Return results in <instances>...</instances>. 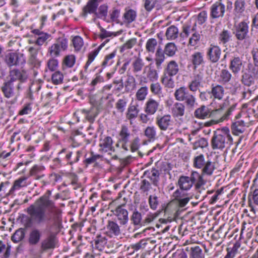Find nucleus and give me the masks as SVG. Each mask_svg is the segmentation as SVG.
<instances>
[{
	"label": "nucleus",
	"instance_id": "obj_51",
	"mask_svg": "<svg viewBox=\"0 0 258 258\" xmlns=\"http://www.w3.org/2000/svg\"><path fill=\"white\" fill-rule=\"evenodd\" d=\"M81 112L85 114L86 118L90 123H93L95 118L98 115V112L95 108L91 107L89 110L83 109Z\"/></svg>",
	"mask_w": 258,
	"mask_h": 258
},
{
	"label": "nucleus",
	"instance_id": "obj_2",
	"mask_svg": "<svg viewBox=\"0 0 258 258\" xmlns=\"http://www.w3.org/2000/svg\"><path fill=\"white\" fill-rule=\"evenodd\" d=\"M202 175L197 171H192L190 176L182 175L179 177L177 185L179 189H176L172 195V201L180 208L185 207L189 202L190 198L184 191L189 190L195 183L196 189L200 188L206 184Z\"/></svg>",
	"mask_w": 258,
	"mask_h": 258
},
{
	"label": "nucleus",
	"instance_id": "obj_49",
	"mask_svg": "<svg viewBox=\"0 0 258 258\" xmlns=\"http://www.w3.org/2000/svg\"><path fill=\"white\" fill-rule=\"evenodd\" d=\"M178 29L174 25L169 27L166 31L165 36L168 40H174L178 36Z\"/></svg>",
	"mask_w": 258,
	"mask_h": 258
},
{
	"label": "nucleus",
	"instance_id": "obj_7",
	"mask_svg": "<svg viewBox=\"0 0 258 258\" xmlns=\"http://www.w3.org/2000/svg\"><path fill=\"white\" fill-rule=\"evenodd\" d=\"M23 55L19 54L15 52H11L7 53L4 57V60L6 65L9 68L17 67L20 64L25 62V60L23 58Z\"/></svg>",
	"mask_w": 258,
	"mask_h": 258
},
{
	"label": "nucleus",
	"instance_id": "obj_55",
	"mask_svg": "<svg viewBox=\"0 0 258 258\" xmlns=\"http://www.w3.org/2000/svg\"><path fill=\"white\" fill-rule=\"evenodd\" d=\"M100 49H101V47H98L97 48H95L93 51H92L89 53V54L88 55V60L86 63L85 67H84L85 70L86 71L87 70L89 66L93 61L95 58L98 55Z\"/></svg>",
	"mask_w": 258,
	"mask_h": 258
},
{
	"label": "nucleus",
	"instance_id": "obj_1",
	"mask_svg": "<svg viewBox=\"0 0 258 258\" xmlns=\"http://www.w3.org/2000/svg\"><path fill=\"white\" fill-rule=\"evenodd\" d=\"M25 211L28 215L22 214L20 219L26 228L34 225H41L51 223L49 229H58L61 224L62 210L49 199L48 196L43 195L39 197Z\"/></svg>",
	"mask_w": 258,
	"mask_h": 258
},
{
	"label": "nucleus",
	"instance_id": "obj_38",
	"mask_svg": "<svg viewBox=\"0 0 258 258\" xmlns=\"http://www.w3.org/2000/svg\"><path fill=\"white\" fill-rule=\"evenodd\" d=\"M210 109L207 106L203 105L197 108L194 111V116L196 118L204 119L209 118Z\"/></svg>",
	"mask_w": 258,
	"mask_h": 258
},
{
	"label": "nucleus",
	"instance_id": "obj_9",
	"mask_svg": "<svg viewBox=\"0 0 258 258\" xmlns=\"http://www.w3.org/2000/svg\"><path fill=\"white\" fill-rule=\"evenodd\" d=\"M131 132L128 127L125 125L121 126L118 135V143L121 144V148L125 151H128V143L131 137Z\"/></svg>",
	"mask_w": 258,
	"mask_h": 258
},
{
	"label": "nucleus",
	"instance_id": "obj_57",
	"mask_svg": "<svg viewBox=\"0 0 258 258\" xmlns=\"http://www.w3.org/2000/svg\"><path fill=\"white\" fill-rule=\"evenodd\" d=\"M25 235V229L23 228H19L17 230L12 236V240L17 243L21 241L24 238Z\"/></svg>",
	"mask_w": 258,
	"mask_h": 258
},
{
	"label": "nucleus",
	"instance_id": "obj_62",
	"mask_svg": "<svg viewBox=\"0 0 258 258\" xmlns=\"http://www.w3.org/2000/svg\"><path fill=\"white\" fill-rule=\"evenodd\" d=\"M148 93V88L147 86H143L138 90L136 93V98L139 101H143L145 99Z\"/></svg>",
	"mask_w": 258,
	"mask_h": 258
},
{
	"label": "nucleus",
	"instance_id": "obj_59",
	"mask_svg": "<svg viewBox=\"0 0 258 258\" xmlns=\"http://www.w3.org/2000/svg\"><path fill=\"white\" fill-rule=\"evenodd\" d=\"M138 43L137 39L133 38L127 40L120 47V51L123 52L131 49L135 46Z\"/></svg>",
	"mask_w": 258,
	"mask_h": 258
},
{
	"label": "nucleus",
	"instance_id": "obj_40",
	"mask_svg": "<svg viewBox=\"0 0 258 258\" xmlns=\"http://www.w3.org/2000/svg\"><path fill=\"white\" fill-rule=\"evenodd\" d=\"M202 168V173L200 175H202L203 178L204 175L211 176L216 169L215 163L208 160Z\"/></svg>",
	"mask_w": 258,
	"mask_h": 258
},
{
	"label": "nucleus",
	"instance_id": "obj_4",
	"mask_svg": "<svg viewBox=\"0 0 258 258\" xmlns=\"http://www.w3.org/2000/svg\"><path fill=\"white\" fill-rule=\"evenodd\" d=\"M174 96L177 101L183 102V104L189 109H194L197 105L196 96L184 86L177 89L174 92Z\"/></svg>",
	"mask_w": 258,
	"mask_h": 258
},
{
	"label": "nucleus",
	"instance_id": "obj_14",
	"mask_svg": "<svg viewBox=\"0 0 258 258\" xmlns=\"http://www.w3.org/2000/svg\"><path fill=\"white\" fill-rule=\"evenodd\" d=\"M8 81L14 83L15 81L24 82L27 78L24 71H20L18 69H14L9 71Z\"/></svg>",
	"mask_w": 258,
	"mask_h": 258
},
{
	"label": "nucleus",
	"instance_id": "obj_11",
	"mask_svg": "<svg viewBox=\"0 0 258 258\" xmlns=\"http://www.w3.org/2000/svg\"><path fill=\"white\" fill-rule=\"evenodd\" d=\"M225 12V6L219 0L213 4L210 8V15L212 19H216L222 18Z\"/></svg>",
	"mask_w": 258,
	"mask_h": 258
},
{
	"label": "nucleus",
	"instance_id": "obj_52",
	"mask_svg": "<svg viewBox=\"0 0 258 258\" xmlns=\"http://www.w3.org/2000/svg\"><path fill=\"white\" fill-rule=\"evenodd\" d=\"M144 64L143 60L141 58L139 57H136L132 63L133 72L134 73L140 72L142 70Z\"/></svg>",
	"mask_w": 258,
	"mask_h": 258
},
{
	"label": "nucleus",
	"instance_id": "obj_42",
	"mask_svg": "<svg viewBox=\"0 0 258 258\" xmlns=\"http://www.w3.org/2000/svg\"><path fill=\"white\" fill-rule=\"evenodd\" d=\"M144 175H146L155 185H157L159 181L160 173L159 171L155 168H152L151 170H147L144 172Z\"/></svg>",
	"mask_w": 258,
	"mask_h": 258
},
{
	"label": "nucleus",
	"instance_id": "obj_35",
	"mask_svg": "<svg viewBox=\"0 0 258 258\" xmlns=\"http://www.w3.org/2000/svg\"><path fill=\"white\" fill-rule=\"evenodd\" d=\"M190 60L195 70L200 66L204 63V55L203 52L196 51L190 56Z\"/></svg>",
	"mask_w": 258,
	"mask_h": 258
},
{
	"label": "nucleus",
	"instance_id": "obj_37",
	"mask_svg": "<svg viewBox=\"0 0 258 258\" xmlns=\"http://www.w3.org/2000/svg\"><path fill=\"white\" fill-rule=\"evenodd\" d=\"M155 53L154 61L156 69L160 70L162 69V64L165 60V54L160 47H158Z\"/></svg>",
	"mask_w": 258,
	"mask_h": 258
},
{
	"label": "nucleus",
	"instance_id": "obj_39",
	"mask_svg": "<svg viewBox=\"0 0 258 258\" xmlns=\"http://www.w3.org/2000/svg\"><path fill=\"white\" fill-rule=\"evenodd\" d=\"M232 74L227 69H222L218 76V82L224 85H228L231 80Z\"/></svg>",
	"mask_w": 258,
	"mask_h": 258
},
{
	"label": "nucleus",
	"instance_id": "obj_25",
	"mask_svg": "<svg viewBox=\"0 0 258 258\" xmlns=\"http://www.w3.org/2000/svg\"><path fill=\"white\" fill-rule=\"evenodd\" d=\"M186 106L181 102L175 103L171 108L172 116L181 120L185 113Z\"/></svg>",
	"mask_w": 258,
	"mask_h": 258
},
{
	"label": "nucleus",
	"instance_id": "obj_33",
	"mask_svg": "<svg viewBox=\"0 0 258 258\" xmlns=\"http://www.w3.org/2000/svg\"><path fill=\"white\" fill-rule=\"evenodd\" d=\"M137 17V13L135 10L126 8L122 16L123 22L125 24H130L136 21Z\"/></svg>",
	"mask_w": 258,
	"mask_h": 258
},
{
	"label": "nucleus",
	"instance_id": "obj_56",
	"mask_svg": "<svg viewBox=\"0 0 258 258\" xmlns=\"http://www.w3.org/2000/svg\"><path fill=\"white\" fill-rule=\"evenodd\" d=\"M206 163V161L203 154H200L195 157L193 160L194 167L198 169H201Z\"/></svg>",
	"mask_w": 258,
	"mask_h": 258
},
{
	"label": "nucleus",
	"instance_id": "obj_36",
	"mask_svg": "<svg viewBox=\"0 0 258 258\" xmlns=\"http://www.w3.org/2000/svg\"><path fill=\"white\" fill-rule=\"evenodd\" d=\"M55 237L53 235L51 234L42 240L41 243V249L43 251L49 249H53L55 247Z\"/></svg>",
	"mask_w": 258,
	"mask_h": 258
},
{
	"label": "nucleus",
	"instance_id": "obj_43",
	"mask_svg": "<svg viewBox=\"0 0 258 258\" xmlns=\"http://www.w3.org/2000/svg\"><path fill=\"white\" fill-rule=\"evenodd\" d=\"M53 44L61 52L67 50L68 48V40L64 35L58 37Z\"/></svg>",
	"mask_w": 258,
	"mask_h": 258
},
{
	"label": "nucleus",
	"instance_id": "obj_44",
	"mask_svg": "<svg viewBox=\"0 0 258 258\" xmlns=\"http://www.w3.org/2000/svg\"><path fill=\"white\" fill-rule=\"evenodd\" d=\"M158 45L157 40L155 38H150L147 40L145 44L146 51L150 54H153L156 51Z\"/></svg>",
	"mask_w": 258,
	"mask_h": 258
},
{
	"label": "nucleus",
	"instance_id": "obj_22",
	"mask_svg": "<svg viewBox=\"0 0 258 258\" xmlns=\"http://www.w3.org/2000/svg\"><path fill=\"white\" fill-rule=\"evenodd\" d=\"M243 67L242 58L239 56L233 57L229 63V68L234 75H237Z\"/></svg>",
	"mask_w": 258,
	"mask_h": 258
},
{
	"label": "nucleus",
	"instance_id": "obj_5",
	"mask_svg": "<svg viewBox=\"0 0 258 258\" xmlns=\"http://www.w3.org/2000/svg\"><path fill=\"white\" fill-rule=\"evenodd\" d=\"M251 120L250 116L246 112H240L235 116L234 122L231 125L232 132L233 135L238 136L243 133L246 126H248Z\"/></svg>",
	"mask_w": 258,
	"mask_h": 258
},
{
	"label": "nucleus",
	"instance_id": "obj_34",
	"mask_svg": "<svg viewBox=\"0 0 258 258\" xmlns=\"http://www.w3.org/2000/svg\"><path fill=\"white\" fill-rule=\"evenodd\" d=\"M44 166L41 165L33 166L29 171V175L34 177L36 180H39L44 177Z\"/></svg>",
	"mask_w": 258,
	"mask_h": 258
},
{
	"label": "nucleus",
	"instance_id": "obj_48",
	"mask_svg": "<svg viewBox=\"0 0 258 258\" xmlns=\"http://www.w3.org/2000/svg\"><path fill=\"white\" fill-rule=\"evenodd\" d=\"M255 78L247 72H243L241 77V82L244 86L249 87L254 84Z\"/></svg>",
	"mask_w": 258,
	"mask_h": 258
},
{
	"label": "nucleus",
	"instance_id": "obj_13",
	"mask_svg": "<svg viewBox=\"0 0 258 258\" xmlns=\"http://www.w3.org/2000/svg\"><path fill=\"white\" fill-rule=\"evenodd\" d=\"M1 90L5 97L10 98L14 97V99L11 101V104L16 102L18 97L17 95L15 96L14 83L8 81H5L1 87Z\"/></svg>",
	"mask_w": 258,
	"mask_h": 258
},
{
	"label": "nucleus",
	"instance_id": "obj_3",
	"mask_svg": "<svg viewBox=\"0 0 258 258\" xmlns=\"http://www.w3.org/2000/svg\"><path fill=\"white\" fill-rule=\"evenodd\" d=\"M232 141V138L228 127L217 129L214 132L211 140V146L213 149H224L229 142Z\"/></svg>",
	"mask_w": 258,
	"mask_h": 258
},
{
	"label": "nucleus",
	"instance_id": "obj_6",
	"mask_svg": "<svg viewBox=\"0 0 258 258\" xmlns=\"http://www.w3.org/2000/svg\"><path fill=\"white\" fill-rule=\"evenodd\" d=\"M155 123L160 130L166 131L172 128L173 120L170 114L158 115L155 118Z\"/></svg>",
	"mask_w": 258,
	"mask_h": 258
},
{
	"label": "nucleus",
	"instance_id": "obj_20",
	"mask_svg": "<svg viewBox=\"0 0 258 258\" xmlns=\"http://www.w3.org/2000/svg\"><path fill=\"white\" fill-rule=\"evenodd\" d=\"M114 214L117 217L120 226H125L127 224L129 220L128 213L126 209L119 206L116 208Z\"/></svg>",
	"mask_w": 258,
	"mask_h": 258
},
{
	"label": "nucleus",
	"instance_id": "obj_17",
	"mask_svg": "<svg viewBox=\"0 0 258 258\" xmlns=\"http://www.w3.org/2000/svg\"><path fill=\"white\" fill-rule=\"evenodd\" d=\"M246 3L245 0H236L234 4L233 15L235 20H239L244 16L245 11Z\"/></svg>",
	"mask_w": 258,
	"mask_h": 258
},
{
	"label": "nucleus",
	"instance_id": "obj_16",
	"mask_svg": "<svg viewBox=\"0 0 258 258\" xmlns=\"http://www.w3.org/2000/svg\"><path fill=\"white\" fill-rule=\"evenodd\" d=\"M221 55V50L218 46L211 45L207 50V56L212 63L217 62L220 58Z\"/></svg>",
	"mask_w": 258,
	"mask_h": 258
},
{
	"label": "nucleus",
	"instance_id": "obj_64",
	"mask_svg": "<svg viewBox=\"0 0 258 258\" xmlns=\"http://www.w3.org/2000/svg\"><path fill=\"white\" fill-rule=\"evenodd\" d=\"M145 136L150 140H154L156 136V128L154 126H149L144 131Z\"/></svg>",
	"mask_w": 258,
	"mask_h": 258
},
{
	"label": "nucleus",
	"instance_id": "obj_18",
	"mask_svg": "<svg viewBox=\"0 0 258 258\" xmlns=\"http://www.w3.org/2000/svg\"><path fill=\"white\" fill-rule=\"evenodd\" d=\"M63 153H66L64 159L68 162V163L72 165L79 160L80 158L83 154V150L77 151L74 157H72V152L67 151L66 148L62 149L58 153V155L60 156Z\"/></svg>",
	"mask_w": 258,
	"mask_h": 258
},
{
	"label": "nucleus",
	"instance_id": "obj_12",
	"mask_svg": "<svg viewBox=\"0 0 258 258\" xmlns=\"http://www.w3.org/2000/svg\"><path fill=\"white\" fill-rule=\"evenodd\" d=\"M40 48L36 46H30L28 48L29 53L28 58V63L33 68L38 69L41 66V61L38 58V53Z\"/></svg>",
	"mask_w": 258,
	"mask_h": 258
},
{
	"label": "nucleus",
	"instance_id": "obj_63",
	"mask_svg": "<svg viewBox=\"0 0 258 258\" xmlns=\"http://www.w3.org/2000/svg\"><path fill=\"white\" fill-rule=\"evenodd\" d=\"M63 80V75L59 71H56L51 75V81L53 84L58 85L62 84Z\"/></svg>",
	"mask_w": 258,
	"mask_h": 258
},
{
	"label": "nucleus",
	"instance_id": "obj_61",
	"mask_svg": "<svg viewBox=\"0 0 258 258\" xmlns=\"http://www.w3.org/2000/svg\"><path fill=\"white\" fill-rule=\"evenodd\" d=\"M127 103V100L126 98L123 97L119 99L115 103V108L117 109L118 112L122 113L125 111Z\"/></svg>",
	"mask_w": 258,
	"mask_h": 258
},
{
	"label": "nucleus",
	"instance_id": "obj_58",
	"mask_svg": "<svg viewBox=\"0 0 258 258\" xmlns=\"http://www.w3.org/2000/svg\"><path fill=\"white\" fill-rule=\"evenodd\" d=\"M11 253V246L8 245L7 247L4 242L0 240V256L2 258H8Z\"/></svg>",
	"mask_w": 258,
	"mask_h": 258
},
{
	"label": "nucleus",
	"instance_id": "obj_32",
	"mask_svg": "<svg viewBox=\"0 0 258 258\" xmlns=\"http://www.w3.org/2000/svg\"><path fill=\"white\" fill-rule=\"evenodd\" d=\"M139 111L140 109L137 104H131L127 108L125 113V117L130 121L131 124H133V121L137 117Z\"/></svg>",
	"mask_w": 258,
	"mask_h": 258
},
{
	"label": "nucleus",
	"instance_id": "obj_15",
	"mask_svg": "<svg viewBox=\"0 0 258 258\" xmlns=\"http://www.w3.org/2000/svg\"><path fill=\"white\" fill-rule=\"evenodd\" d=\"M228 101L225 100L223 103L220 105V107L218 109L214 110L210 109V116H209V117L215 118L216 121H218V123L222 122L225 120L223 110L228 106Z\"/></svg>",
	"mask_w": 258,
	"mask_h": 258
},
{
	"label": "nucleus",
	"instance_id": "obj_28",
	"mask_svg": "<svg viewBox=\"0 0 258 258\" xmlns=\"http://www.w3.org/2000/svg\"><path fill=\"white\" fill-rule=\"evenodd\" d=\"M28 177L25 176H21L14 181L13 185L9 191V195H12L15 191L25 187L29 184L27 181Z\"/></svg>",
	"mask_w": 258,
	"mask_h": 258
},
{
	"label": "nucleus",
	"instance_id": "obj_54",
	"mask_svg": "<svg viewBox=\"0 0 258 258\" xmlns=\"http://www.w3.org/2000/svg\"><path fill=\"white\" fill-rule=\"evenodd\" d=\"M161 82L166 88L173 89L175 87L174 81L172 76L163 75L161 78Z\"/></svg>",
	"mask_w": 258,
	"mask_h": 258
},
{
	"label": "nucleus",
	"instance_id": "obj_31",
	"mask_svg": "<svg viewBox=\"0 0 258 258\" xmlns=\"http://www.w3.org/2000/svg\"><path fill=\"white\" fill-rule=\"evenodd\" d=\"M112 144L113 140L109 136H103L100 139L99 147L102 151L106 152L112 151L113 148Z\"/></svg>",
	"mask_w": 258,
	"mask_h": 258
},
{
	"label": "nucleus",
	"instance_id": "obj_24",
	"mask_svg": "<svg viewBox=\"0 0 258 258\" xmlns=\"http://www.w3.org/2000/svg\"><path fill=\"white\" fill-rule=\"evenodd\" d=\"M209 93L211 94V98L213 97L214 99L221 100L224 96L225 90L223 86L221 85L212 84Z\"/></svg>",
	"mask_w": 258,
	"mask_h": 258
},
{
	"label": "nucleus",
	"instance_id": "obj_8",
	"mask_svg": "<svg viewBox=\"0 0 258 258\" xmlns=\"http://www.w3.org/2000/svg\"><path fill=\"white\" fill-rule=\"evenodd\" d=\"M183 37H187L190 33L191 36L189 38L188 45L191 46H195L199 42L201 39L200 34L195 31V27L190 28L189 26H183Z\"/></svg>",
	"mask_w": 258,
	"mask_h": 258
},
{
	"label": "nucleus",
	"instance_id": "obj_10",
	"mask_svg": "<svg viewBox=\"0 0 258 258\" xmlns=\"http://www.w3.org/2000/svg\"><path fill=\"white\" fill-rule=\"evenodd\" d=\"M248 23L249 22L243 21L239 23L235 27V37L239 40H245L244 43H246L245 40L248 32Z\"/></svg>",
	"mask_w": 258,
	"mask_h": 258
},
{
	"label": "nucleus",
	"instance_id": "obj_27",
	"mask_svg": "<svg viewBox=\"0 0 258 258\" xmlns=\"http://www.w3.org/2000/svg\"><path fill=\"white\" fill-rule=\"evenodd\" d=\"M203 80V74L199 72L195 74L191 81L188 85V88L192 92H196L201 86V83Z\"/></svg>",
	"mask_w": 258,
	"mask_h": 258
},
{
	"label": "nucleus",
	"instance_id": "obj_45",
	"mask_svg": "<svg viewBox=\"0 0 258 258\" xmlns=\"http://www.w3.org/2000/svg\"><path fill=\"white\" fill-rule=\"evenodd\" d=\"M98 7V4L90 0L83 9L82 16L86 17L88 14L95 13Z\"/></svg>",
	"mask_w": 258,
	"mask_h": 258
},
{
	"label": "nucleus",
	"instance_id": "obj_60",
	"mask_svg": "<svg viewBox=\"0 0 258 258\" xmlns=\"http://www.w3.org/2000/svg\"><path fill=\"white\" fill-rule=\"evenodd\" d=\"M116 54V51L114 50L110 53L106 55L105 56L104 59L102 63L103 67H106L107 66H111L113 63L114 60V58Z\"/></svg>",
	"mask_w": 258,
	"mask_h": 258
},
{
	"label": "nucleus",
	"instance_id": "obj_50",
	"mask_svg": "<svg viewBox=\"0 0 258 258\" xmlns=\"http://www.w3.org/2000/svg\"><path fill=\"white\" fill-rule=\"evenodd\" d=\"M177 50V48L175 44L173 42H169L165 46L163 51L165 54L169 57L173 56Z\"/></svg>",
	"mask_w": 258,
	"mask_h": 258
},
{
	"label": "nucleus",
	"instance_id": "obj_26",
	"mask_svg": "<svg viewBox=\"0 0 258 258\" xmlns=\"http://www.w3.org/2000/svg\"><path fill=\"white\" fill-rule=\"evenodd\" d=\"M179 71L177 62L174 60L169 61L165 67L163 75L173 77L177 75Z\"/></svg>",
	"mask_w": 258,
	"mask_h": 258
},
{
	"label": "nucleus",
	"instance_id": "obj_23",
	"mask_svg": "<svg viewBox=\"0 0 258 258\" xmlns=\"http://www.w3.org/2000/svg\"><path fill=\"white\" fill-rule=\"evenodd\" d=\"M160 106V103L155 99L150 98L147 100L144 107L145 113L154 115L158 110Z\"/></svg>",
	"mask_w": 258,
	"mask_h": 258
},
{
	"label": "nucleus",
	"instance_id": "obj_21",
	"mask_svg": "<svg viewBox=\"0 0 258 258\" xmlns=\"http://www.w3.org/2000/svg\"><path fill=\"white\" fill-rule=\"evenodd\" d=\"M31 32L35 36H38L34 42L35 44V46H42L46 41V40L51 37L50 34L44 32L39 29H32Z\"/></svg>",
	"mask_w": 258,
	"mask_h": 258
},
{
	"label": "nucleus",
	"instance_id": "obj_29",
	"mask_svg": "<svg viewBox=\"0 0 258 258\" xmlns=\"http://www.w3.org/2000/svg\"><path fill=\"white\" fill-rule=\"evenodd\" d=\"M42 236L41 232L37 228L32 229L29 232L28 242L30 245H36L40 241Z\"/></svg>",
	"mask_w": 258,
	"mask_h": 258
},
{
	"label": "nucleus",
	"instance_id": "obj_46",
	"mask_svg": "<svg viewBox=\"0 0 258 258\" xmlns=\"http://www.w3.org/2000/svg\"><path fill=\"white\" fill-rule=\"evenodd\" d=\"M243 248H240V244L236 242L234 244L232 248H227V253L224 258H234L237 253H239L241 254H243Z\"/></svg>",
	"mask_w": 258,
	"mask_h": 258
},
{
	"label": "nucleus",
	"instance_id": "obj_30",
	"mask_svg": "<svg viewBox=\"0 0 258 258\" xmlns=\"http://www.w3.org/2000/svg\"><path fill=\"white\" fill-rule=\"evenodd\" d=\"M107 233L110 236H118L121 233V230L120 226L117 222L109 220L106 225Z\"/></svg>",
	"mask_w": 258,
	"mask_h": 258
},
{
	"label": "nucleus",
	"instance_id": "obj_19",
	"mask_svg": "<svg viewBox=\"0 0 258 258\" xmlns=\"http://www.w3.org/2000/svg\"><path fill=\"white\" fill-rule=\"evenodd\" d=\"M144 73H146V77L144 79V83H146L148 81L154 82L158 80L159 78L158 73L151 63L145 68Z\"/></svg>",
	"mask_w": 258,
	"mask_h": 258
},
{
	"label": "nucleus",
	"instance_id": "obj_47",
	"mask_svg": "<svg viewBox=\"0 0 258 258\" xmlns=\"http://www.w3.org/2000/svg\"><path fill=\"white\" fill-rule=\"evenodd\" d=\"M107 241V239L105 236L99 235L94 240V243L92 244V245H94L99 251H101L106 244Z\"/></svg>",
	"mask_w": 258,
	"mask_h": 258
},
{
	"label": "nucleus",
	"instance_id": "obj_41",
	"mask_svg": "<svg viewBox=\"0 0 258 258\" xmlns=\"http://www.w3.org/2000/svg\"><path fill=\"white\" fill-rule=\"evenodd\" d=\"M227 88L232 95H236L240 93L243 87L237 80H232L228 85Z\"/></svg>",
	"mask_w": 258,
	"mask_h": 258
},
{
	"label": "nucleus",
	"instance_id": "obj_53",
	"mask_svg": "<svg viewBox=\"0 0 258 258\" xmlns=\"http://www.w3.org/2000/svg\"><path fill=\"white\" fill-rule=\"evenodd\" d=\"M142 219L141 213L135 209L131 217V220L133 224L136 226H142L143 223Z\"/></svg>",
	"mask_w": 258,
	"mask_h": 258
}]
</instances>
